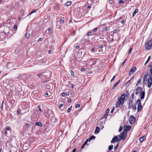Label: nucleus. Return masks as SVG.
<instances>
[{
	"instance_id": "obj_48",
	"label": "nucleus",
	"mask_w": 152,
	"mask_h": 152,
	"mask_svg": "<svg viewBox=\"0 0 152 152\" xmlns=\"http://www.w3.org/2000/svg\"><path fill=\"white\" fill-rule=\"evenodd\" d=\"M48 32L49 33H50L51 32V29L50 28H48Z\"/></svg>"
},
{
	"instance_id": "obj_3",
	"label": "nucleus",
	"mask_w": 152,
	"mask_h": 152,
	"mask_svg": "<svg viewBox=\"0 0 152 152\" xmlns=\"http://www.w3.org/2000/svg\"><path fill=\"white\" fill-rule=\"evenodd\" d=\"M149 78L148 79V87L149 88H150L152 85V75H149Z\"/></svg>"
},
{
	"instance_id": "obj_52",
	"label": "nucleus",
	"mask_w": 152,
	"mask_h": 152,
	"mask_svg": "<svg viewBox=\"0 0 152 152\" xmlns=\"http://www.w3.org/2000/svg\"><path fill=\"white\" fill-rule=\"evenodd\" d=\"M65 94L64 92H63L61 94V95L63 96H65Z\"/></svg>"
},
{
	"instance_id": "obj_37",
	"label": "nucleus",
	"mask_w": 152,
	"mask_h": 152,
	"mask_svg": "<svg viewBox=\"0 0 152 152\" xmlns=\"http://www.w3.org/2000/svg\"><path fill=\"white\" fill-rule=\"evenodd\" d=\"M134 92H133L131 95V97L133 99L134 98Z\"/></svg>"
},
{
	"instance_id": "obj_1",
	"label": "nucleus",
	"mask_w": 152,
	"mask_h": 152,
	"mask_svg": "<svg viewBox=\"0 0 152 152\" xmlns=\"http://www.w3.org/2000/svg\"><path fill=\"white\" fill-rule=\"evenodd\" d=\"M125 98V94H122L120 97H118V101L115 105L116 107H120L121 105H122L123 104Z\"/></svg>"
},
{
	"instance_id": "obj_19",
	"label": "nucleus",
	"mask_w": 152,
	"mask_h": 152,
	"mask_svg": "<svg viewBox=\"0 0 152 152\" xmlns=\"http://www.w3.org/2000/svg\"><path fill=\"white\" fill-rule=\"evenodd\" d=\"M138 10L137 9H136L135 10L134 12L133 13V14H132L133 17L135 15L136 13L138 12Z\"/></svg>"
},
{
	"instance_id": "obj_9",
	"label": "nucleus",
	"mask_w": 152,
	"mask_h": 152,
	"mask_svg": "<svg viewBox=\"0 0 152 152\" xmlns=\"http://www.w3.org/2000/svg\"><path fill=\"white\" fill-rule=\"evenodd\" d=\"M132 101L130 100H129L127 102L128 107V109H130L131 108L132 106Z\"/></svg>"
},
{
	"instance_id": "obj_2",
	"label": "nucleus",
	"mask_w": 152,
	"mask_h": 152,
	"mask_svg": "<svg viewBox=\"0 0 152 152\" xmlns=\"http://www.w3.org/2000/svg\"><path fill=\"white\" fill-rule=\"evenodd\" d=\"M152 40H149L148 42H146L145 45V49L147 50H149L152 48Z\"/></svg>"
},
{
	"instance_id": "obj_26",
	"label": "nucleus",
	"mask_w": 152,
	"mask_h": 152,
	"mask_svg": "<svg viewBox=\"0 0 152 152\" xmlns=\"http://www.w3.org/2000/svg\"><path fill=\"white\" fill-rule=\"evenodd\" d=\"M137 103L138 104V105L141 104V101L140 100L138 99L137 101Z\"/></svg>"
},
{
	"instance_id": "obj_56",
	"label": "nucleus",
	"mask_w": 152,
	"mask_h": 152,
	"mask_svg": "<svg viewBox=\"0 0 152 152\" xmlns=\"http://www.w3.org/2000/svg\"><path fill=\"white\" fill-rule=\"evenodd\" d=\"M71 102V100L70 99H69L68 100V102L69 103H70Z\"/></svg>"
},
{
	"instance_id": "obj_55",
	"label": "nucleus",
	"mask_w": 152,
	"mask_h": 152,
	"mask_svg": "<svg viewBox=\"0 0 152 152\" xmlns=\"http://www.w3.org/2000/svg\"><path fill=\"white\" fill-rule=\"evenodd\" d=\"M91 32H88V33H87V35H88V36H90L91 35Z\"/></svg>"
},
{
	"instance_id": "obj_47",
	"label": "nucleus",
	"mask_w": 152,
	"mask_h": 152,
	"mask_svg": "<svg viewBox=\"0 0 152 152\" xmlns=\"http://www.w3.org/2000/svg\"><path fill=\"white\" fill-rule=\"evenodd\" d=\"M97 29L98 28H95L93 29V31H97Z\"/></svg>"
},
{
	"instance_id": "obj_49",
	"label": "nucleus",
	"mask_w": 152,
	"mask_h": 152,
	"mask_svg": "<svg viewBox=\"0 0 152 152\" xmlns=\"http://www.w3.org/2000/svg\"><path fill=\"white\" fill-rule=\"evenodd\" d=\"M108 115V114H106H106L104 115V118H107V115Z\"/></svg>"
},
{
	"instance_id": "obj_45",
	"label": "nucleus",
	"mask_w": 152,
	"mask_h": 152,
	"mask_svg": "<svg viewBox=\"0 0 152 152\" xmlns=\"http://www.w3.org/2000/svg\"><path fill=\"white\" fill-rule=\"evenodd\" d=\"M61 23H64V20L62 19H61L60 20Z\"/></svg>"
},
{
	"instance_id": "obj_10",
	"label": "nucleus",
	"mask_w": 152,
	"mask_h": 152,
	"mask_svg": "<svg viewBox=\"0 0 152 152\" xmlns=\"http://www.w3.org/2000/svg\"><path fill=\"white\" fill-rule=\"evenodd\" d=\"M124 131L126 132L129 131L131 129V126H125L124 127Z\"/></svg>"
},
{
	"instance_id": "obj_17",
	"label": "nucleus",
	"mask_w": 152,
	"mask_h": 152,
	"mask_svg": "<svg viewBox=\"0 0 152 152\" xmlns=\"http://www.w3.org/2000/svg\"><path fill=\"white\" fill-rule=\"evenodd\" d=\"M142 109V106L141 105V104L140 105H138L137 110L138 112H139L141 111Z\"/></svg>"
},
{
	"instance_id": "obj_13",
	"label": "nucleus",
	"mask_w": 152,
	"mask_h": 152,
	"mask_svg": "<svg viewBox=\"0 0 152 152\" xmlns=\"http://www.w3.org/2000/svg\"><path fill=\"white\" fill-rule=\"evenodd\" d=\"M6 81L9 83H12L13 82V80L12 78H10L7 79L6 80Z\"/></svg>"
},
{
	"instance_id": "obj_58",
	"label": "nucleus",
	"mask_w": 152,
	"mask_h": 152,
	"mask_svg": "<svg viewBox=\"0 0 152 152\" xmlns=\"http://www.w3.org/2000/svg\"><path fill=\"white\" fill-rule=\"evenodd\" d=\"M91 140L90 139V138L87 139L86 141L88 142H90Z\"/></svg>"
},
{
	"instance_id": "obj_46",
	"label": "nucleus",
	"mask_w": 152,
	"mask_h": 152,
	"mask_svg": "<svg viewBox=\"0 0 152 152\" xmlns=\"http://www.w3.org/2000/svg\"><path fill=\"white\" fill-rule=\"evenodd\" d=\"M63 104H59V107L60 108L61 107H63Z\"/></svg>"
},
{
	"instance_id": "obj_51",
	"label": "nucleus",
	"mask_w": 152,
	"mask_h": 152,
	"mask_svg": "<svg viewBox=\"0 0 152 152\" xmlns=\"http://www.w3.org/2000/svg\"><path fill=\"white\" fill-rule=\"evenodd\" d=\"M115 78V76H113V77L112 78V79L111 80L110 82H111L112 81H113L114 80Z\"/></svg>"
},
{
	"instance_id": "obj_43",
	"label": "nucleus",
	"mask_w": 152,
	"mask_h": 152,
	"mask_svg": "<svg viewBox=\"0 0 152 152\" xmlns=\"http://www.w3.org/2000/svg\"><path fill=\"white\" fill-rule=\"evenodd\" d=\"M126 40L125 39L122 42V44L124 45H125L126 44Z\"/></svg>"
},
{
	"instance_id": "obj_36",
	"label": "nucleus",
	"mask_w": 152,
	"mask_h": 152,
	"mask_svg": "<svg viewBox=\"0 0 152 152\" xmlns=\"http://www.w3.org/2000/svg\"><path fill=\"white\" fill-rule=\"evenodd\" d=\"M109 111L110 109L108 108L106 110V113L108 114Z\"/></svg>"
},
{
	"instance_id": "obj_32",
	"label": "nucleus",
	"mask_w": 152,
	"mask_h": 152,
	"mask_svg": "<svg viewBox=\"0 0 152 152\" xmlns=\"http://www.w3.org/2000/svg\"><path fill=\"white\" fill-rule=\"evenodd\" d=\"M132 109L134 110H136V106L134 104L132 106Z\"/></svg>"
},
{
	"instance_id": "obj_50",
	"label": "nucleus",
	"mask_w": 152,
	"mask_h": 152,
	"mask_svg": "<svg viewBox=\"0 0 152 152\" xmlns=\"http://www.w3.org/2000/svg\"><path fill=\"white\" fill-rule=\"evenodd\" d=\"M124 2V1L122 0H119V4H121V3H123Z\"/></svg>"
},
{
	"instance_id": "obj_53",
	"label": "nucleus",
	"mask_w": 152,
	"mask_h": 152,
	"mask_svg": "<svg viewBox=\"0 0 152 152\" xmlns=\"http://www.w3.org/2000/svg\"><path fill=\"white\" fill-rule=\"evenodd\" d=\"M43 40V39L41 38H40L38 40H37L38 41H41Z\"/></svg>"
},
{
	"instance_id": "obj_60",
	"label": "nucleus",
	"mask_w": 152,
	"mask_h": 152,
	"mask_svg": "<svg viewBox=\"0 0 152 152\" xmlns=\"http://www.w3.org/2000/svg\"><path fill=\"white\" fill-rule=\"evenodd\" d=\"M87 141L86 140V141L84 143L83 145H86L87 144Z\"/></svg>"
},
{
	"instance_id": "obj_40",
	"label": "nucleus",
	"mask_w": 152,
	"mask_h": 152,
	"mask_svg": "<svg viewBox=\"0 0 152 152\" xmlns=\"http://www.w3.org/2000/svg\"><path fill=\"white\" fill-rule=\"evenodd\" d=\"M10 129L9 126H7L5 128V129L6 131L9 130Z\"/></svg>"
},
{
	"instance_id": "obj_64",
	"label": "nucleus",
	"mask_w": 152,
	"mask_h": 152,
	"mask_svg": "<svg viewBox=\"0 0 152 152\" xmlns=\"http://www.w3.org/2000/svg\"><path fill=\"white\" fill-rule=\"evenodd\" d=\"M150 71L151 74H152V68L150 69Z\"/></svg>"
},
{
	"instance_id": "obj_15",
	"label": "nucleus",
	"mask_w": 152,
	"mask_h": 152,
	"mask_svg": "<svg viewBox=\"0 0 152 152\" xmlns=\"http://www.w3.org/2000/svg\"><path fill=\"white\" fill-rule=\"evenodd\" d=\"M120 80L117 81L112 86V89H113L115 88L117 85L119 84L120 83Z\"/></svg>"
},
{
	"instance_id": "obj_54",
	"label": "nucleus",
	"mask_w": 152,
	"mask_h": 152,
	"mask_svg": "<svg viewBox=\"0 0 152 152\" xmlns=\"http://www.w3.org/2000/svg\"><path fill=\"white\" fill-rule=\"evenodd\" d=\"M69 92H67L65 94L67 96H69Z\"/></svg>"
},
{
	"instance_id": "obj_11",
	"label": "nucleus",
	"mask_w": 152,
	"mask_h": 152,
	"mask_svg": "<svg viewBox=\"0 0 152 152\" xmlns=\"http://www.w3.org/2000/svg\"><path fill=\"white\" fill-rule=\"evenodd\" d=\"M46 59H45L43 60H40L38 62V64H39L41 65L42 64H44L45 63Z\"/></svg>"
},
{
	"instance_id": "obj_18",
	"label": "nucleus",
	"mask_w": 152,
	"mask_h": 152,
	"mask_svg": "<svg viewBox=\"0 0 152 152\" xmlns=\"http://www.w3.org/2000/svg\"><path fill=\"white\" fill-rule=\"evenodd\" d=\"M145 139V136H143L139 138V140L140 142H142Z\"/></svg>"
},
{
	"instance_id": "obj_22",
	"label": "nucleus",
	"mask_w": 152,
	"mask_h": 152,
	"mask_svg": "<svg viewBox=\"0 0 152 152\" xmlns=\"http://www.w3.org/2000/svg\"><path fill=\"white\" fill-rule=\"evenodd\" d=\"M71 4V1H67L65 4V5L66 6H69Z\"/></svg>"
},
{
	"instance_id": "obj_41",
	"label": "nucleus",
	"mask_w": 152,
	"mask_h": 152,
	"mask_svg": "<svg viewBox=\"0 0 152 152\" xmlns=\"http://www.w3.org/2000/svg\"><path fill=\"white\" fill-rule=\"evenodd\" d=\"M148 66L150 68H151L152 67V61L148 65Z\"/></svg>"
},
{
	"instance_id": "obj_8",
	"label": "nucleus",
	"mask_w": 152,
	"mask_h": 152,
	"mask_svg": "<svg viewBox=\"0 0 152 152\" xmlns=\"http://www.w3.org/2000/svg\"><path fill=\"white\" fill-rule=\"evenodd\" d=\"M142 91L141 87H138L135 90V94L136 95L138 94L139 93H140Z\"/></svg>"
},
{
	"instance_id": "obj_62",
	"label": "nucleus",
	"mask_w": 152,
	"mask_h": 152,
	"mask_svg": "<svg viewBox=\"0 0 152 152\" xmlns=\"http://www.w3.org/2000/svg\"><path fill=\"white\" fill-rule=\"evenodd\" d=\"M117 29H115L113 31V32L114 33H116L117 32Z\"/></svg>"
},
{
	"instance_id": "obj_35",
	"label": "nucleus",
	"mask_w": 152,
	"mask_h": 152,
	"mask_svg": "<svg viewBox=\"0 0 152 152\" xmlns=\"http://www.w3.org/2000/svg\"><path fill=\"white\" fill-rule=\"evenodd\" d=\"M123 129V127L122 126H120V127L119 128V129L118 130V132H121L122 130Z\"/></svg>"
},
{
	"instance_id": "obj_24",
	"label": "nucleus",
	"mask_w": 152,
	"mask_h": 152,
	"mask_svg": "<svg viewBox=\"0 0 152 152\" xmlns=\"http://www.w3.org/2000/svg\"><path fill=\"white\" fill-rule=\"evenodd\" d=\"M25 36L26 38L28 39L29 37L30 36V34L29 33H26V34Z\"/></svg>"
},
{
	"instance_id": "obj_25",
	"label": "nucleus",
	"mask_w": 152,
	"mask_h": 152,
	"mask_svg": "<svg viewBox=\"0 0 152 152\" xmlns=\"http://www.w3.org/2000/svg\"><path fill=\"white\" fill-rule=\"evenodd\" d=\"M72 106H71V107H69L68 109L67 110V112L69 113L72 110Z\"/></svg>"
},
{
	"instance_id": "obj_42",
	"label": "nucleus",
	"mask_w": 152,
	"mask_h": 152,
	"mask_svg": "<svg viewBox=\"0 0 152 152\" xmlns=\"http://www.w3.org/2000/svg\"><path fill=\"white\" fill-rule=\"evenodd\" d=\"M132 49V48H131L129 49V51L128 52V54H130L131 53Z\"/></svg>"
},
{
	"instance_id": "obj_31",
	"label": "nucleus",
	"mask_w": 152,
	"mask_h": 152,
	"mask_svg": "<svg viewBox=\"0 0 152 152\" xmlns=\"http://www.w3.org/2000/svg\"><path fill=\"white\" fill-rule=\"evenodd\" d=\"M129 94H130L129 93V91H126V94H125V96L126 95V96H129Z\"/></svg>"
},
{
	"instance_id": "obj_44",
	"label": "nucleus",
	"mask_w": 152,
	"mask_h": 152,
	"mask_svg": "<svg viewBox=\"0 0 152 152\" xmlns=\"http://www.w3.org/2000/svg\"><path fill=\"white\" fill-rule=\"evenodd\" d=\"M126 59H125L124 61V62H123L122 63V66H123L124 64V63H125V62L126 61Z\"/></svg>"
},
{
	"instance_id": "obj_28",
	"label": "nucleus",
	"mask_w": 152,
	"mask_h": 152,
	"mask_svg": "<svg viewBox=\"0 0 152 152\" xmlns=\"http://www.w3.org/2000/svg\"><path fill=\"white\" fill-rule=\"evenodd\" d=\"M36 11H37V10H33L31 11V12H30V13L29 14V15H31L32 14H33V13H34L36 12Z\"/></svg>"
},
{
	"instance_id": "obj_6",
	"label": "nucleus",
	"mask_w": 152,
	"mask_h": 152,
	"mask_svg": "<svg viewBox=\"0 0 152 152\" xmlns=\"http://www.w3.org/2000/svg\"><path fill=\"white\" fill-rule=\"evenodd\" d=\"M136 68L135 66H134L130 70L129 75H131L133 74L136 71Z\"/></svg>"
},
{
	"instance_id": "obj_30",
	"label": "nucleus",
	"mask_w": 152,
	"mask_h": 152,
	"mask_svg": "<svg viewBox=\"0 0 152 152\" xmlns=\"http://www.w3.org/2000/svg\"><path fill=\"white\" fill-rule=\"evenodd\" d=\"M90 139L91 140L93 139H94L95 138V137L94 136H92L90 137Z\"/></svg>"
},
{
	"instance_id": "obj_12",
	"label": "nucleus",
	"mask_w": 152,
	"mask_h": 152,
	"mask_svg": "<svg viewBox=\"0 0 152 152\" xmlns=\"http://www.w3.org/2000/svg\"><path fill=\"white\" fill-rule=\"evenodd\" d=\"M140 95V96L141 99H143L144 98L145 96V91H142V92H141Z\"/></svg>"
},
{
	"instance_id": "obj_7",
	"label": "nucleus",
	"mask_w": 152,
	"mask_h": 152,
	"mask_svg": "<svg viewBox=\"0 0 152 152\" xmlns=\"http://www.w3.org/2000/svg\"><path fill=\"white\" fill-rule=\"evenodd\" d=\"M118 139L117 136H115L112 139L111 141V142L112 143H114L117 142L119 141H118Z\"/></svg>"
},
{
	"instance_id": "obj_21",
	"label": "nucleus",
	"mask_w": 152,
	"mask_h": 152,
	"mask_svg": "<svg viewBox=\"0 0 152 152\" xmlns=\"http://www.w3.org/2000/svg\"><path fill=\"white\" fill-rule=\"evenodd\" d=\"M35 125L40 127L42 126V124L41 122H37L35 124Z\"/></svg>"
},
{
	"instance_id": "obj_16",
	"label": "nucleus",
	"mask_w": 152,
	"mask_h": 152,
	"mask_svg": "<svg viewBox=\"0 0 152 152\" xmlns=\"http://www.w3.org/2000/svg\"><path fill=\"white\" fill-rule=\"evenodd\" d=\"M148 75L149 76L150 75H149L148 74H146L144 76L143 81V82L144 83L145 81H146L147 80V75Z\"/></svg>"
},
{
	"instance_id": "obj_14",
	"label": "nucleus",
	"mask_w": 152,
	"mask_h": 152,
	"mask_svg": "<svg viewBox=\"0 0 152 152\" xmlns=\"http://www.w3.org/2000/svg\"><path fill=\"white\" fill-rule=\"evenodd\" d=\"M100 130V128L99 127L97 126L96 127L95 130L94 131L95 134H98V133H99V132Z\"/></svg>"
},
{
	"instance_id": "obj_4",
	"label": "nucleus",
	"mask_w": 152,
	"mask_h": 152,
	"mask_svg": "<svg viewBox=\"0 0 152 152\" xmlns=\"http://www.w3.org/2000/svg\"><path fill=\"white\" fill-rule=\"evenodd\" d=\"M125 133L124 132H123L118 135L119 138L118 141H120L121 139L124 140L125 139L126 135H125Z\"/></svg>"
},
{
	"instance_id": "obj_63",
	"label": "nucleus",
	"mask_w": 152,
	"mask_h": 152,
	"mask_svg": "<svg viewBox=\"0 0 152 152\" xmlns=\"http://www.w3.org/2000/svg\"><path fill=\"white\" fill-rule=\"evenodd\" d=\"M76 151V149L75 148L72 151V152H75Z\"/></svg>"
},
{
	"instance_id": "obj_20",
	"label": "nucleus",
	"mask_w": 152,
	"mask_h": 152,
	"mask_svg": "<svg viewBox=\"0 0 152 152\" xmlns=\"http://www.w3.org/2000/svg\"><path fill=\"white\" fill-rule=\"evenodd\" d=\"M6 65L8 67H9L10 66H12L13 64L11 63L7 62V63Z\"/></svg>"
},
{
	"instance_id": "obj_29",
	"label": "nucleus",
	"mask_w": 152,
	"mask_h": 152,
	"mask_svg": "<svg viewBox=\"0 0 152 152\" xmlns=\"http://www.w3.org/2000/svg\"><path fill=\"white\" fill-rule=\"evenodd\" d=\"M78 114V112L77 111H75L73 113V115L75 116H77Z\"/></svg>"
},
{
	"instance_id": "obj_38",
	"label": "nucleus",
	"mask_w": 152,
	"mask_h": 152,
	"mask_svg": "<svg viewBox=\"0 0 152 152\" xmlns=\"http://www.w3.org/2000/svg\"><path fill=\"white\" fill-rule=\"evenodd\" d=\"M17 28H18L17 25L16 24H15L14 26V29L15 30H17Z\"/></svg>"
},
{
	"instance_id": "obj_5",
	"label": "nucleus",
	"mask_w": 152,
	"mask_h": 152,
	"mask_svg": "<svg viewBox=\"0 0 152 152\" xmlns=\"http://www.w3.org/2000/svg\"><path fill=\"white\" fill-rule=\"evenodd\" d=\"M135 120L136 118L133 115H131L129 119L130 124H133L135 122Z\"/></svg>"
},
{
	"instance_id": "obj_27",
	"label": "nucleus",
	"mask_w": 152,
	"mask_h": 152,
	"mask_svg": "<svg viewBox=\"0 0 152 152\" xmlns=\"http://www.w3.org/2000/svg\"><path fill=\"white\" fill-rule=\"evenodd\" d=\"M119 143H118L114 147V150L115 151L118 147Z\"/></svg>"
},
{
	"instance_id": "obj_59",
	"label": "nucleus",
	"mask_w": 152,
	"mask_h": 152,
	"mask_svg": "<svg viewBox=\"0 0 152 152\" xmlns=\"http://www.w3.org/2000/svg\"><path fill=\"white\" fill-rule=\"evenodd\" d=\"M38 107L39 108V111L40 112H42V111L41 109V108H40L39 106H38Z\"/></svg>"
},
{
	"instance_id": "obj_39",
	"label": "nucleus",
	"mask_w": 152,
	"mask_h": 152,
	"mask_svg": "<svg viewBox=\"0 0 152 152\" xmlns=\"http://www.w3.org/2000/svg\"><path fill=\"white\" fill-rule=\"evenodd\" d=\"M70 73H71V75H72V76H74V72H73L72 71V70H71L70 71Z\"/></svg>"
},
{
	"instance_id": "obj_34",
	"label": "nucleus",
	"mask_w": 152,
	"mask_h": 152,
	"mask_svg": "<svg viewBox=\"0 0 152 152\" xmlns=\"http://www.w3.org/2000/svg\"><path fill=\"white\" fill-rule=\"evenodd\" d=\"M80 104H77L75 106V107L76 108H79L80 107Z\"/></svg>"
},
{
	"instance_id": "obj_57",
	"label": "nucleus",
	"mask_w": 152,
	"mask_h": 152,
	"mask_svg": "<svg viewBox=\"0 0 152 152\" xmlns=\"http://www.w3.org/2000/svg\"><path fill=\"white\" fill-rule=\"evenodd\" d=\"M30 126V124H27L26 125V127L27 128H29Z\"/></svg>"
},
{
	"instance_id": "obj_61",
	"label": "nucleus",
	"mask_w": 152,
	"mask_h": 152,
	"mask_svg": "<svg viewBox=\"0 0 152 152\" xmlns=\"http://www.w3.org/2000/svg\"><path fill=\"white\" fill-rule=\"evenodd\" d=\"M150 58H151V56H149L148 58V59H147V61H148L150 59Z\"/></svg>"
},
{
	"instance_id": "obj_33",
	"label": "nucleus",
	"mask_w": 152,
	"mask_h": 152,
	"mask_svg": "<svg viewBox=\"0 0 152 152\" xmlns=\"http://www.w3.org/2000/svg\"><path fill=\"white\" fill-rule=\"evenodd\" d=\"M140 81H141V79H139L137 82V83L136 85V86H138V85L140 83Z\"/></svg>"
},
{
	"instance_id": "obj_23",
	"label": "nucleus",
	"mask_w": 152,
	"mask_h": 152,
	"mask_svg": "<svg viewBox=\"0 0 152 152\" xmlns=\"http://www.w3.org/2000/svg\"><path fill=\"white\" fill-rule=\"evenodd\" d=\"M113 145H110L109 146L108 149L109 151H111L112 149H113Z\"/></svg>"
}]
</instances>
